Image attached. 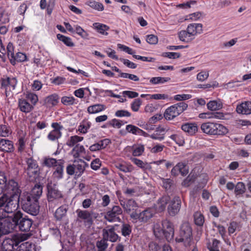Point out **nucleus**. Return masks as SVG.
<instances>
[{"instance_id":"1","label":"nucleus","mask_w":251,"mask_h":251,"mask_svg":"<svg viewBox=\"0 0 251 251\" xmlns=\"http://www.w3.org/2000/svg\"><path fill=\"white\" fill-rule=\"evenodd\" d=\"M11 218V221L14 223V230L18 229L21 231L28 232L30 230L33 221L21 211L15 213Z\"/></svg>"},{"instance_id":"2","label":"nucleus","mask_w":251,"mask_h":251,"mask_svg":"<svg viewBox=\"0 0 251 251\" xmlns=\"http://www.w3.org/2000/svg\"><path fill=\"white\" fill-rule=\"evenodd\" d=\"M202 132L210 135H224L228 132V129L223 125L214 122H206L201 126Z\"/></svg>"},{"instance_id":"3","label":"nucleus","mask_w":251,"mask_h":251,"mask_svg":"<svg viewBox=\"0 0 251 251\" xmlns=\"http://www.w3.org/2000/svg\"><path fill=\"white\" fill-rule=\"evenodd\" d=\"M192 229L188 222H183L180 226L179 234L176 238V242H182L185 247L190 246L192 239Z\"/></svg>"},{"instance_id":"4","label":"nucleus","mask_w":251,"mask_h":251,"mask_svg":"<svg viewBox=\"0 0 251 251\" xmlns=\"http://www.w3.org/2000/svg\"><path fill=\"white\" fill-rule=\"evenodd\" d=\"M21 204L23 210L32 216H36L39 212L38 201L30 199L28 195L25 197L21 196Z\"/></svg>"},{"instance_id":"5","label":"nucleus","mask_w":251,"mask_h":251,"mask_svg":"<svg viewBox=\"0 0 251 251\" xmlns=\"http://www.w3.org/2000/svg\"><path fill=\"white\" fill-rule=\"evenodd\" d=\"M47 200L49 202V208L55 202L63 197L62 192L58 190L56 183L51 180L49 181L47 184Z\"/></svg>"},{"instance_id":"6","label":"nucleus","mask_w":251,"mask_h":251,"mask_svg":"<svg viewBox=\"0 0 251 251\" xmlns=\"http://www.w3.org/2000/svg\"><path fill=\"white\" fill-rule=\"evenodd\" d=\"M89 165L81 159L75 160L72 165H69L66 168L67 173L71 176L75 175L77 177L80 176L84 173L86 168Z\"/></svg>"},{"instance_id":"7","label":"nucleus","mask_w":251,"mask_h":251,"mask_svg":"<svg viewBox=\"0 0 251 251\" xmlns=\"http://www.w3.org/2000/svg\"><path fill=\"white\" fill-rule=\"evenodd\" d=\"M188 107V104L184 102H180L168 107L164 113V117L167 120H173L178 116Z\"/></svg>"},{"instance_id":"8","label":"nucleus","mask_w":251,"mask_h":251,"mask_svg":"<svg viewBox=\"0 0 251 251\" xmlns=\"http://www.w3.org/2000/svg\"><path fill=\"white\" fill-rule=\"evenodd\" d=\"M154 210L151 208H147L139 213L133 212L130 214V217L133 223L139 222L141 224L148 223L153 216Z\"/></svg>"},{"instance_id":"9","label":"nucleus","mask_w":251,"mask_h":251,"mask_svg":"<svg viewBox=\"0 0 251 251\" xmlns=\"http://www.w3.org/2000/svg\"><path fill=\"white\" fill-rule=\"evenodd\" d=\"M0 82L1 88L4 89L6 97H12V92L15 89L18 83L16 77L12 76H3L0 79Z\"/></svg>"},{"instance_id":"10","label":"nucleus","mask_w":251,"mask_h":251,"mask_svg":"<svg viewBox=\"0 0 251 251\" xmlns=\"http://www.w3.org/2000/svg\"><path fill=\"white\" fill-rule=\"evenodd\" d=\"M27 168L25 173L27 174L30 181L34 180L38 176L39 168L37 161L32 157L26 159Z\"/></svg>"},{"instance_id":"11","label":"nucleus","mask_w":251,"mask_h":251,"mask_svg":"<svg viewBox=\"0 0 251 251\" xmlns=\"http://www.w3.org/2000/svg\"><path fill=\"white\" fill-rule=\"evenodd\" d=\"M21 192L20 186L17 181L13 179H10L8 181L4 193H6L9 196L21 198Z\"/></svg>"},{"instance_id":"12","label":"nucleus","mask_w":251,"mask_h":251,"mask_svg":"<svg viewBox=\"0 0 251 251\" xmlns=\"http://www.w3.org/2000/svg\"><path fill=\"white\" fill-rule=\"evenodd\" d=\"M123 213L122 208L118 205L113 206L111 210L108 211L104 216V219L110 223L121 222L120 216Z\"/></svg>"},{"instance_id":"13","label":"nucleus","mask_w":251,"mask_h":251,"mask_svg":"<svg viewBox=\"0 0 251 251\" xmlns=\"http://www.w3.org/2000/svg\"><path fill=\"white\" fill-rule=\"evenodd\" d=\"M76 213L77 214V222H81L83 221L84 223L89 225H91L93 223V217H96L93 216L95 213L92 211H89L86 210H82L78 209L76 210Z\"/></svg>"},{"instance_id":"14","label":"nucleus","mask_w":251,"mask_h":251,"mask_svg":"<svg viewBox=\"0 0 251 251\" xmlns=\"http://www.w3.org/2000/svg\"><path fill=\"white\" fill-rule=\"evenodd\" d=\"M161 226L163 228V235L168 242L171 241L174 236L173 224L170 221L164 220L162 222Z\"/></svg>"},{"instance_id":"15","label":"nucleus","mask_w":251,"mask_h":251,"mask_svg":"<svg viewBox=\"0 0 251 251\" xmlns=\"http://www.w3.org/2000/svg\"><path fill=\"white\" fill-rule=\"evenodd\" d=\"M181 199L178 196H175L171 201L168 207V212L171 216H175L179 212L181 207Z\"/></svg>"},{"instance_id":"16","label":"nucleus","mask_w":251,"mask_h":251,"mask_svg":"<svg viewBox=\"0 0 251 251\" xmlns=\"http://www.w3.org/2000/svg\"><path fill=\"white\" fill-rule=\"evenodd\" d=\"M102 237L107 241L111 242H116L120 237L115 232V229L114 226H111L110 228H104L102 229Z\"/></svg>"},{"instance_id":"17","label":"nucleus","mask_w":251,"mask_h":251,"mask_svg":"<svg viewBox=\"0 0 251 251\" xmlns=\"http://www.w3.org/2000/svg\"><path fill=\"white\" fill-rule=\"evenodd\" d=\"M51 127L53 129L51 130L48 135V139L51 141L57 140L62 136V133L60 130L63 128L57 123H53L51 124Z\"/></svg>"},{"instance_id":"18","label":"nucleus","mask_w":251,"mask_h":251,"mask_svg":"<svg viewBox=\"0 0 251 251\" xmlns=\"http://www.w3.org/2000/svg\"><path fill=\"white\" fill-rule=\"evenodd\" d=\"M120 202L125 211L127 214H130L131 212L132 211L133 212V211L136 210L138 207L137 203L132 199L127 201L120 200Z\"/></svg>"},{"instance_id":"19","label":"nucleus","mask_w":251,"mask_h":251,"mask_svg":"<svg viewBox=\"0 0 251 251\" xmlns=\"http://www.w3.org/2000/svg\"><path fill=\"white\" fill-rule=\"evenodd\" d=\"M42 189L43 188L41 185L36 184L32 189L30 193H24L21 196L25 197L28 195L30 197V199L36 200V201H38V200L42 194Z\"/></svg>"},{"instance_id":"20","label":"nucleus","mask_w":251,"mask_h":251,"mask_svg":"<svg viewBox=\"0 0 251 251\" xmlns=\"http://www.w3.org/2000/svg\"><path fill=\"white\" fill-rule=\"evenodd\" d=\"M236 111L239 114L249 115L251 114V101H247L238 105Z\"/></svg>"},{"instance_id":"21","label":"nucleus","mask_w":251,"mask_h":251,"mask_svg":"<svg viewBox=\"0 0 251 251\" xmlns=\"http://www.w3.org/2000/svg\"><path fill=\"white\" fill-rule=\"evenodd\" d=\"M186 30L191 36L194 38L197 34H201L202 31V25L201 24H189Z\"/></svg>"},{"instance_id":"22","label":"nucleus","mask_w":251,"mask_h":251,"mask_svg":"<svg viewBox=\"0 0 251 251\" xmlns=\"http://www.w3.org/2000/svg\"><path fill=\"white\" fill-rule=\"evenodd\" d=\"M71 154L75 158L83 157L86 155L85 149L83 146L77 144L71 151Z\"/></svg>"},{"instance_id":"23","label":"nucleus","mask_w":251,"mask_h":251,"mask_svg":"<svg viewBox=\"0 0 251 251\" xmlns=\"http://www.w3.org/2000/svg\"><path fill=\"white\" fill-rule=\"evenodd\" d=\"M181 129L190 135H193L198 131V126L196 123H187L182 125Z\"/></svg>"},{"instance_id":"24","label":"nucleus","mask_w":251,"mask_h":251,"mask_svg":"<svg viewBox=\"0 0 251 251\" xmlns=\"http://www.w3.org/2000/svg\"><path fill=\"white\" fill-rule=\"evenodd\" d=\"M14 245L18 246V244L14 240L11 239H6L0 246V251H12Z\"/></svg>"},{"instance_id":"25","label":"nucleus","mask_w":251,"mask_h":251,"mask_svg":"<svg viewBox=\"0 0 251 251\" xmlns=\"http://www.w3.org/2000/svg\"><path fill=\"white\" fill-rule=\"evenodd\" d=\"M58 100V96L54 94L46 98L44 100V104L47 107H52L57 104Z\"/></svg>"},{"instance_id":"26","label":"nucleus","mask_w":251,"mask_h":251,"mask_svg":"<svg viewBox=\"0 0 251 251\" xmlns=\"http://www.w3.org/2000/svg\"><path fill=\"white\" fill-rule=\"evenodd\" d=\"M14 148L12 142L5 139L0 140V150L5 152H11Z\"/></svg>"},{"instance_id":"27","label":"nucleus","mask_w":251,"mask_h":251,"mask_svg":"<svg viewBox=\"0 0 251 251\" xmlns=\"http://www.w3.org/2000/svg\"><path fill=\"white\" fill-rule=\"evenodd\" d=\"M18 106L21 111L25 113L30 112L33 108V106L29 103L25 99H19Z\"/></svg>"},{"instance_id":"28","label":"nucleus","mask_w":251,"mask_h":251,"mask_svg":"<svg viewBox=\"0 0 251 251\" xmlns=\"http://www.w3.org/2000/svg\"><path fill=\"white\" fill-rule=\"evenodd\" d=\"M7 182L8 180L5 174L3 172H0V195L5 192Z\"/></svg>"},{"instance_id":"29","label":"nucleus","mask_w":251,"mask_h":251,"mask_svg":"<svg viewBox=\"0 0 251 251\" xmlns=\"http://www.w3.org/2000/svg\"><path fill=\"white\" fill-rule=\"evenodd\" d=\"M67 211V208L66 206L62 205L56 210L54 213V217L57 220H61L66 216Z\"/></svg>"},{"instance_id":"30","label":"nucleus","mask_w":251,"mask_h":251,"mask_svg":"<svg viewBox=\"0 0 251 251\" xmlns=\"http://www.w3.org/2000/svg\"><path fill=\"white\" fill-rule=\"evenodd\" d=\"M105 109L104 105L96 104L91 105L87 108V112L89 114H95L102 111Z\"/></svg>"},{"instance_id":"31","label":"nucleus","mask_w":251,"mask_h":251,"mask_svg":"<svg viewBox=\"0 0 251 251\" xmlns=\"http://www.w3.org/2000/svg\"><path fill=\"white\" fill-rule=\"evenodd\" d=\"M178 37L180 41L188 43L193 40L195 38L191 36L187 30H181L178 33Z\"/></svg>"},{"instance_id":"32","label":"nucleus","mask_w":251,"mask_h":251,"mask_svg":"<svg viewBox=\"0 0 251 251\" xmlns=\"http://www.w3.org/2000/svg\"><path fill=\"white\" fill-rule=\"evenodd\" d=\"M207 108L212 111L218 110L223 107L222 102L219 100H211L207 103Z\"/></svg>"},{"instance_id":"33","label":"nucleus","mask_w":251,"mask_h":251,"mask_svg":"<svg viewBox=\"0 0 251 251\" xmlns=\"http://www.w3.org/2000/svg\"><path fill=\"white\" fill-rule=\"evenodd\" d=\"M115 166L118 170L124 173L131 172L133 170V167L131 164L117 163Z\"/></svg>"},{"instance_id":"34","label":"nucleus","mask_w":251,"mask_h":251,"mask_svg":"<svg viewBox=\"0 0 251 251\" xmlns=\"http://www.w3.org/2000/svg\"><path fill=\"white\" fill-rule=\"evenodd\" d=\"M94 28L100 33L102 35H107L108 33L106 32L109 29L108 26L105 25L100 24L99 23H95L93 24Z\"/></svg>"},{"instance_id":"35","label":"nucleus","mask_w":251,"mask_h":251,"mask_svg":"<svg viewBox=\"0 0 251 251\" xmlns=\"http://www.w3.org/2000/svg\"><path fill=\"white\" fill-rule=\"evenodd\" d=\"M58 165L56 166V169L53 173L54 177L59 179L63 177V166L61 164V160H58Z\"/></svg>"},{"instance_id":"36","label":"nucleus","mask_w":251,"mask_h":251,"mask_svg":"<svg viewBox=\"0 0 251 251\" xmlns=\"http://www.w3.org/2000/svg\"><path fill=\"white\" fill-rule=\"evenodd\" d=\"M194 219L195 224L199 226H202L204 223V218L203 215L200 212H196L194 214Z\"/></svg>"},{"instance_id":"37","label":"nucleus","mask_w":251,"mask_h":251,"mask_svg":"<svg viewBox=\"0 0 251 251\" xmlns=\"http://www.w3.org/2000/svg\"><path fill=\"white\" fill-rule=\"evenodd\" d=\"M86 4L92 8L98 11H103L104 10V6L102 3L96 1L95 0H89L87 1Z\"/></svg>"},{"instance_id":"38","label":"nucleus","mask_w":251,"mask_h":251,"mask_svg":"<svg viewBox=\"0 0 251 251\" xmlns=\"http://www.w3.org/2000/svg\"><path fill=\"white\" fill-rule=\"evenodd\" d=\"M75 32L82 38L88 39L89 34L78 25H74Z\"/></svg>"},{"instance_id":"39","label":"nucleus","mask_w":251,"mask_h":251,"mask_svg":"<svg viewBox=\"0 0 251 251\" xmlns=\"http://www.w3.org/2000/svg\"><path fill=\"white\" fill-rule=\"evenodd\" d=\"M57 38L63 42L64 44H65L68 47H73L74 46V43L72 42L71 38L69 37L65 36L61 34H57Z\"/></svg>"},{"instance_id":"40","label":"nucleus","mask_w":251,"mask_h":251,"mask_svg":"<svg viewBox=\"0 0 251 251\" xmlns=\"http://www.w3.org/2000/svg\"><path fill=\"white\" fill-rule=\"evenodd\" d=\"M7 53L8 57L10 60V63H13L14 62V48L13 45L12 43L9 42L6 48Z\"/></svg>"},{"instance_id":"41","label":"nucleus","mask_w":251,"mask_h":251,"mask_svg":"<svg viewBox=\"0 0 251 251\" xmlns=\"http://www.w3.org/2000/svg\"><path fill=\"white\" fill-rule=\"evenodd\" d=\"M91 126V123L90 122L87 120L83 121L78 126V130L82 133H86Z\"/></svg>"},{"instance_id":"42","label":"nucleus","mask_w":251,"mask_h":251,"mask_svg":"<svg viewBox=\"0 0 251 251\" xmlns=\"http://www.w3.org/2000/svg\"><path fill=\"white\" fill-rule=\"evenodd\" d=\"M32 245L28 242L22 243L17 248L16 251H34Z\"/></svg>"},{"instance_id":"43","label":"nucleus","mask_w":251,"mask_h":251,"mask_svg":"<svg viewBox=\"0 0 251 251\" xmlns=\"http://www.w3.org/2000/svg\"><path fill=\"white\" fill-rule=\"evenodd\" d=\"M83 139V137L78 136L77 135L72 136L70 137V139L67 142V145L72 147L79 142H81Z\"/></svg>"},{"instance_id":"44","label":"nucleus","mask_w":251,"mask_h":251,"mask_svg":"<svg viewBox=\"0 0 251 251\" xmlns=\"http://www.w3.org/2000/svg\"><path fill=\"white\" fill-rule=\"evenodd\" d=\"M108 246L107 241L104 239L103 237L100 240L96 242V247L98 249V251H105Z\"/></svg>"},{"instance_id":"45","label":"nucleus","mask_w":251,"mask_h":251,"mask_svg":"<svg viewBox=\"0 0 251 251\" xmlns=\"http://www.w3.org/2000/svg\"><path fill=\"white\" fill-rule=\"evenodd\" d=\"M132 149V155L134 156L141 155L145 150L144 146L141 144L133 146Z\"/></svg>"},{"instance_id":"46","label":"nucleus","mask_w":251,"mask_h":251,"mask_svg":"<svg viewBox=\"0 0 251 251\" xmlns=\"http://www.w3.org/2000/svg\"><path fill=\"white\" fill-rule=\"evenodd\" d=\"M76 100L74 97L64 96L62 97L61 101L65 105H72L76 104Z\"/></svg>"},{"instance_id":"47","label":"nucleus","mask_w":251,"mask_h":251,"mask_svg":"<svg viewBox=\"0 0 251 251\" xmlns=\"http://www.w3.org/2000/svg\"><path fill=\"white\" fill-rule=\"evenodd\" d=\"M170 79L171 78L169 77H162L158 76L151 78L150 81L153 84H163L170 81Z\"/></svg>"},{"instance_id":"48","label":"nucleus","mask_w":251,"mask_h":251,"mask_svg":"<svg viewBox=\"0 0 251 251\" xmlns=\"http://www.w3.org/2000/svg\"><path fill=\"white\" fill-rule=\"evenodd\" d=\"M58 162L57 161L53 158L45 157L44 159L43 165L48 167H51L53 166H56V165Z\"/></svg>"},{"instance_id":"49","label":"nucleus","mask_w":251,"mask_h":251,"mask_svg":"<svg viewBox=\"0 0 251 251\" xmlns=\"http://www.w3.org/2000/svg\"><path fill=\"white\" fill-rule=\"evenodd\" d=\"M132 227L127 224H123L121 227V232L122 235L125 237L129 236L131 233Z\"/></svg>"},{"instance_id":"50","label":"nucleus","mask_w":251,"mask_h":251,"mask_svg":"<svg viewBox=\"0 0 251 251\" xmlns=\"http://www.w3.org/2000/svg\"><path fill=\"white\" fill-rule=\"evenodd\" d=\"M162 226L159 224L156 223L154 225L153 227V232L155 236L157 238H160L163 235V230Z\"/></svg>"},{"instance_id":"51","label":"nucleus","mask_w":251,"mask_h":251,"mask_svg":"<svg viewBox=\"0 0 251 251\" xmlns=\"http://www.w3.org/2000/svg\"><path fill=\"white\" fill-rule=\"evenodd\" d=\"M246 188L245 184L242 182H238L235 187V193L238 195H241L245 192Z\"/></svg>"},{"instance_id":"52","label":"nucleus","mask_w":251,"mask_h":251,"mask_svg":"<svg viewBox=\"0 0 251 251\" xmlns=\"http://www.w3.org/2000/svg\"><path fill=\"white\" fill-rule=\"evenodd\" d=\"M25 98L33 105H35L38 100V96L35 94L31 92H27L25 94Z\"/></svg>"},{"instance_id":"53","label":"nucleus","mask_w":251,"mask_h":251,"mask_svg":"<svg viewBox=\"0 0 251 251\" xmlns=\"http://www.w3.org/2000/svg\"><path fill=\"white\" fill-rule=\"evenodd\" d=\"M169 200L170 198L168 196H165L162 197L158 201V207L161 210H163L165 209L166 205L168 203Z\"/></svg>"},{"instance_id":"54","label":"nucleus","mask_w":251,"mask_h":251,"mask_svg":"<svg viewBox=\"0 0 251 251\" xmlns=\"http://www.w3.org/2000/svg\"><path fill=\"white\" fill-rule=\"evenodd\" d=\"M148 248L149 251H162V247L154 241L150 242L149 243Z\"/></svg>"},{"instance_id":"55","label":"nucleus","mask_w":251,"mask_h":251,"mask_svg":"<svg viewBox=\"0 0 251 251\" xmlns=\"http://www.w3.org/2000/svg\"><path fill=\"white\" fill-rule=\"evenodd\" d=\"M14 62L11 63L14 65L16 64V62H23L26 60V56L25 54L22 52H17L16 55L14 56Z\"/></svg>"},{"instance_id":"56","label":"nucleus","mask_w":251,"mask_h":251,"mask_svg":"<svg viewBox=\"0 0 251 251\" xmlns=\"http://www.w3.org/2000/svg\"><path fill=\"white\" fill-rule=\"evenodd\" d=\"M178 165V170L180 174L182 176H186L188 173V170L186 167V164L184 162H179L177 164Z\"/></svg>"},{"instance_id":"57","label":"nucleus","mask_w":251,"mask_h":251,"mask_svg":"<svg viewBox=\"0 0 251 251\" xmlns=\"http://www.w3.org/2000/svg\"><path fill=\"white\" fill-rule=\"evenodd\" d=\"M161 56L170 59H176L180 57V54L178 52H163Z\"/></svg>"},{"instance_id":"58","label":"nucleus","mask_w":251,"mask_h":251,"mask_svg":"<svg viewBox=\"0 0 251 251\" xmlns=\"http://www.w3.org/2000/svg\"><path fill=\"white\" fill-rule=\"evenodd\" d=\"M141 104L142 100L140 99H136L131 103V108L133 111L137 112L139 110Z\"/></svg>"},{"instance_id":"59","label":"nucleus","mask_w":251,"mask_h":251,"mask_svg":"<svg viewBox=\"0 0 251 251\" xmlns=\"http://www.w3.org/2000/svg\"><path fill=\"white\" fill-rule=\"evenodd\" d=\"M119 76L123 78H128L135 81H138L139 80V78L137 75L126 73H121L119 75Z\"/></svg>"},{"instance_id":"60","label":"nucleus","mask_w":251,"mask_h":251,"mask_svg":"<svg viewBox=\"0 0 251 251\" xmlns=\"http://www.w3.org/2000/svg\"><path fill=\"white\" fill-rule=\"evenodd\" d=\"M11 133L9 127L5 125H0V136L2 137H6Z\"/></svg>"},{"instance_id":"61","label":"nucleus","mask_w":251,"mask_h":251,"mask_svg":"<svg viewBox=\"0 0 251 251\" xmlns=\"http://www.w3.org/2000/svg\"><path fill=\"white\" fill-rule=\"evenodd\" d=\"M139 128L132 125H128L126 126V130L129 133L135 135L139 133Z\"/></svg>"},{"instance_id":"62","label":"nucleus","mask_w":251,"mask_h":251,"mask_svg":"<svg viewBox=\"0 0 251 251\" xmlns=\"http://www.w3.org/2000/svg\"><path fill=\"white\" fill-rule=\"evenodd\" d=\"M115 115L117 117H129L131 116V113L126 110H119L115 112Z\"/></svg>"},{"instance_id":"63","label":"nucleus","mask_w":251,"mask_h":251,"mask_svg":"<svg viewBox=\"0 0 251 251\" xmlns=\"http://www.w3.org/2000/svg\"><path fill=\"white\" fill-rule=\"evenodd\" d=\"M109 124L113 127L120 128L121 126L124 125V123L121 120L113 119L109 122Z\"/></svg>"},{"instance_id":"64","label":"nucleus","mask_w":251,"mask_h":251,"mask_svg":"<svg viewBox=\"0 0 251 251\" xmlns=\"http://www.w3.org/2000/svg\"><path fill=\"white\" fill-rule=\"evenodd\" d=\"M220 243V241L214 239L212 242V245L211 247H209L208 249L210 251H220L219 245Z\"/></svg>"}]
</instances>
